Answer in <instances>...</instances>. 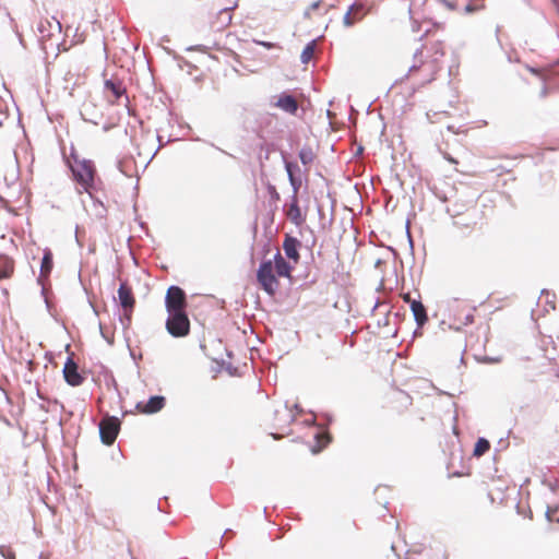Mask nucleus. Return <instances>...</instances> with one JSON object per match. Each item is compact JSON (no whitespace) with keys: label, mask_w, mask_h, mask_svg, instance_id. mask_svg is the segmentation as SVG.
<instances>
[{"label":"nucleus","mask_w":559,"mask_h":559,"mask_svg":"<svg viewBox=\"0 0 559 559\" xmlns=\"http://www.w3.org/2000/svg\"><path fill=\"white\" fill-rule=\"evenodd\" d=\"M294 266L277 252L273 260L261 262L257 271V281L260 287L270 296H274L280 288L278 277L292 278Z\"/></svg>","instance_id":"nucleus-1"},{"label":"nucleus","mask_w":559,"mask_h":559,"mask_svg":"<svg viewBox=\"0 0 559 559\" xmlns=\"http://www.w3.org/2000/svg\"><path fill=\"white\" fill-rule=\"evenodd\" d=\"M69 166L72 171L73 179L79 186L78 191L80 193H91L96 178V168L94 163L90 159L73 157V163H69Z\"/></svg>","instance_id":"nucleus-2"},{"label":"nucleus","mask_w":559,"mask_h":559,"mask_svg":"<svg viewBox=\"0 0 559 559\" xmlns=\"http://www.w3.org/2000/svg\"><path fill=\"white\" fill-rule=\"evenodd\" d=\"M167 332L177 338L186 337L190 333V320L187 311L168 313L166 320Z\"/></svg>","instance_id":"nucleus-3"},{"label":"nucleus","mask_w":559,"mask_h":559,"mask_svg":"<svg viewBox=\"0 0 559 559\" xmlns=\"http://www.w3.org/2000/svg\"><path fill=\"white\" fill-rule=\"evenodd\" d=\"M104 95L110 105H119L123 98L126 106L129 104L127 88L121 80L111 78L104 82Z\"/></svg>","instance_id":"nucleus-4"},{"label":"nucleus","mask_w":559,"mask_h":559,"mask_svg":"<svg viewBox=\"0 0 559 559\" xmlns=\"http://www.w3.org/2000/svg\"><path fill=\"white\" fill-rule=\"evenodd\" d=\"M118 300L123 311V321L126 325H130L132 312L135 306V298L131 286H129L126 282H122L119 286Z\"/></svg>","instance_id":"nucleus-5"},{"label":"nucleus","mask_w":559,"mask_h":559,"mask_svg":"<svg viewBox=\"0 0 559 559\" xmlns=\"http://www.w3.org/2000/svg\"><path fill=\"white\" fill-rule=\"evenodd\" d=\"M185 292L178 286H170L165 297V307L168 313L181 312L187 309Z\"/></svg>","instance_id":"nucleus-6"},{"label":"nucleus","mask_w":559,"mask_h":559,"mask_svg":"<svg viewBox=\"0 0 559 559\" xmlns=\"http://www.w3.org/2000/svg\"><path fill=\"white\" fill-rule=\"evenodd\" d=\"M119 430L120 420L115 416H105L99 423L100 439L107 445L115 442Z\"/></svg>","instance_id":"nucleus-7"},{"label":"nucleus","mask_w":559,"mask_h":559,"mask_svg":"<svg viewBox=\"0 0 559 559\" xmlns=\"http://www.w3.org/2000/svg\"><path fill=\"white\" fill-rule=\"evenodd\" d=\"M401 298L409 305L417 326L423 328L428 322V314L421 300L413 298L411 293H402Z\"/></svg>","instance_id":"nucleus-8"},{"label":"nucleus","mask_w":559,"mask_h":559,"mask_svg":"<svg viewBox=\"0 0 559 559\" xmlns=\"http://www.w3.org/2000/svg\"><path fill=\"white\" fill-rule=\"evenodd\" d=\"M369 9L361 2L353 3L343 16V25L345 27H353L361 22L368 14Z\"/></svg>","instance_id":"nucleus-9"},{"label":"nucleus","mask_w":559,"mask_h":559,"mask_svg":"<svg viewBox=\"0 0 559 559\" xmlns=\"http://www.w3.org/2000/svg\"><path fill=\"white\" fill-rule=\"evenodd\" d=\"M63 377L66 382L72 386H79L84 381V377L79 372L78 364L71 357L64 364Z\"/></svg>","instance_id":"nucleus-10"},{"label":"nucleus","mask_w":559,"mask_h":559,"mask_svg":"<svg viewBox=\"0 0 559 559\" xmlns=\"http://www.w3.org/2000/svg\"><path fill=\"white\" fill-rule=\"evenodd\" d=\"M37 31L41 35V38H50L61 33V23L56 17H45L38 22Z\"/></svg>","instance_id":"nucleus-11"},{"label":"nucleus","mask_w":559,"mask_h":559,"mask_svg":"<svg viewBox=\"0 0 559 559\" xmlns=\"http://www.w3.org/2000/svg\"><path fill=\"white\" fill-rule=\"evenodd\" d=\"M165 397L160 395L152 396L147 402H139L135 408L141 414H155L164 408Z\"/></svg>","instance_id":"nucleus-12"},{"label":"nucleus","mask_w":559,"mask_h":559,"mask_svg":"<svg viewBox=\"0 0 559 559\" xmlns=\"http://www.w3.org/2000/svg\"><path fill=\"white\" fill-rule=\"evenodd\" d=\"M299 247L300 241L297 238L292 237L289 235L285 236L283 241V250L286 257L289 260H292L295 264H297L300 260Z\"/></svg>","instance_id":"nucleus-13"},{"label":"nucleus","mask_w":559,"mask_h":559,"mask_svg":"<svg viewBox=\"0 0 559 559\" xmlns=\"http://www.w3.org/2000/svg\"><path fill=\"white\" fill-rule=\"evenodd\" d=\"M274 107L282 109L283 111L295 115L298 110V103L296 98L288 94H281L276 102L273 104Z\"/></svg>","instance_id":"nucleus-14"},{"label":"nucleus","mask_w":559,"mask_h":559,"mask_svg":"<svg viewBox=\"0 0 559 559\" xmlns=\"http://www.w3.org/2000/svg\"><path fill=\"white\" fill-rule=\"evenodd\" d=\"M286 215L292 223L300 226L305 222V217L301 214V210L298 204V197L293 195L292 202L286 211Z\"/></svg>","instance_id":"nucleus-15"},{"label":"nucleus","mask_w":559,"mask_h":559,"mask_svg":"<svg viewBox=\"0 0 559 559\" xmlns=\"http://www.w3.org/2000/svg\"><path fill=\"white\" fill-rule=\"evenodd\" d=\"M419 69H424L427 72V81L430 82L431 80L435 79V75L440 70V66L438 63V59L437 58L435 60H432V61H424L420 64V67L413 66L409 69V74H413L415 71H417Z\"/></svg>","instance_id":"nucleus-16"},{"label":"nucleus","mask_w":559,"mask_h":559,"mask_svg":"<svg viewBox=\"0 0 559 559\" xmlns=\"http://www.w3.org/2000/svg\"><path fill=\"white\" fill-rule=\"evenodd\" d=\"M15 271V262L12 258L0 255V280H7L13 276Z\"/></svg>","instance_id":"nucleus-17"},{"label":"nucleus","mask_w":559,"mask_h":559,"mask_svg":"<svg viewBox=\"0 0 559 559\" xmlns=\"http://www.w3.org/2000/svg\"><path fill=\"white\" fill-rule=\"evenodd\" d=\"M285 168H286V171H287V175H288L289 182H290V185L293 187V190H294L293 195L297 197L298 191H299V189L301 187V180L299 178H296L295 175H294V170L297 168V165L293 164V163H286Z\"/></svg>","instance_id":"nucleus-18"},{"label":"nucleus","mask_w":559,"mask_h":559,"mask_svg":"<svg viewBox=\"0 0 559 559\" xmlns=\"http://www.w3.org/2000/svg\"><path fill=\"white\" fill-rule=\"evenodd\" d=\"M52 266H53L52 253L49 249H46L44 252L43 260H41L40 275L44 277H47L50 274Z\"/></svg>","instance_id":"nucleus-19"},{"label":"nucleus","mask_w":559,"mask_h":559,"mask_svg":"<svg viewBox=\"0 0 559 559\" xmlns=\"http://www.w3.org/2000/svg\"><path fill=\"white\" fill-rule=\"evenodd\" d=\"M539 302L545 304L546 311L555 310L557 296L555 293H551L549 290H543L539 297Z\"/></svg>","instance_id":"nucleus-20"},{"label":"nucleus","mask_w":559,"mask_h":559,"mask_svg":"<svg viewBox=\"0 0 559 559\" xmlns=\"http://www.w3.org/2000/svg\"><path fill=\"white\" fill-rule=\"evenodd\" d=\"M490 449V443L488 440L484 439V438H479L477 440V442L475 443V447H474V452L473 454L475 456H481L484 455L487 451H489Z\"/></svg>","instance_id":"nucleus-21"},{"label":"nucleus","mask_w":559,"mask_h":559,"mask_svg":"<svg viewBox=\"0 0 559 559\" xmlns=\"http://www.w3.org/2000/svg\"><path fill=\"white\" fill-rule=\"evenodd\" d=\"M316 50V41L312 40L309 44L306 45L304 48L300 59L302 63H308L314 56Z\"/></svg>","instance_id":"nucleus-22"},{"label":"nucleus","mask_w":559,"mask_h":559,"mask_svg":"<svg viewBox=\"0 0 559 559\" xmlns=\"http://www.w3.org/2000/svg\"><path fill=\"white\" fill-rule=\"evenodd\" d=\"M314 153L311 148L305 147L299 152V158L304 165H309L314 160Z\"/></svg>","instance_id":"nucleus-23"},{"label":"nucleus","mask_w":559,"mask_h":559,"mask_svg":"<svg viewBox=\"0 0 559 559\" xmlns=\"http://www.w3.org/2000/svg\"><path fill=\"white\" fill-rule=\"evenodd\" d=\"M0 555L4 559H16L15 551L11 546L1 545L0 546Z\"/></svg>","instance_id":"nucleus-24"},{"label":"nucleus","mask_w":559,"mask_h":559,"mask_svg":"<svg viewBox=\"0 0 559 559\" xmlns=\"http://www.w3.org/2000/svg\"><path fill=\"white\" fill-rule=\"evenodd\" d=\"M547 516L550 521L559 523V506L556 508H549L547 510Z\"/></svg>","instance_id":"nucleus-25"},{"label":"nucleus","mask_w":559,"mask_h":559,"mask_svg":"<svg viewBox=\"0 0 559 559\" xmlns=\"http://www.w3.org/2000/svg\"><path fill=\"white\" fill-rule=\"evenodd\" d=\"M395 402H399L402 406H405L407 408L408 406L412 405V397L406 394H400Z\"/></svg>","instance_id":"nucleus-26"},{"label":"nucleus","mask_w":559,"mask_h":559,"mask_svg":"<svg viewBox=\"0 0 559 559\" xmlns=\"http://www.w3.org/2000/svg\"><path fill=\"white\" fill-rule=\"evenodd\" d=\"M322 3V0H318L309 5V8L305 11V16L308 19L312 17V12L317 10Z\"/></svg>","instance_id":"nucleus-27"},{"label":"nucleus","mask_w":559,"mask_h":559,"mask_svg":"<svg viewBox=\"0 0 559 559\" xmlns=\"http://www.w3.org/2000/svg\"><path fill=\"white\" fill-rule=\"evenodd\" d=\"M316 438H317L318 442L320 443L318 451L321 450L323 447H325L328 444V442L330 441L329 436L325 433H318V435H316Z\"/></svg>","instance_id":"nucleus-28"},{"label":"nucleus","mask_w":559,"mask_h":559,"mask_svg":"<svg viewBox=\"0 0 559 559\" xmlns=\"http://www.w3.org/2000/svg\"><path fill=\"white\" fill-rule=\"evenodd\" d=\"M221 14L226 16L227 21H226L225 25H228L230 23V21H231V15H230L229 11L227 9L222 10Z\"/></svg>","instance_id":"nucleus-29"},{"label":"nucleus","mask_w":559,"mask_h":559,"mask_svg":"<svg viewBox=\"0 0 559 559\" xmlns=\"http://www.w3.org/2000/svg\"><path fill=\"white\" fill-rule=\"evenodd\" d=\"M259 44H260L261 46H263V47L267 48V49H271V48L276 47V45H275V44H273V43H269V41H260Z\"/></svg>","instance_id":"nucleus-30"},{"label":"nucleus","mask_w":559,"mask_h":559,"mask_svg":"<svg viewBox=\"0 0 559 559\" xmlns=\"http://www.w3.org/2000/svg\"><path fill=\"white\" fill-rule=\"evenodd\" d=\"M270 191H271L272 197L275 200H280V194H278V192L276 191V189L274 187H270Z\"/></svg>","instance_id":"nucleus-31"},{"label":"nucleus","mask_w":559,"mask_h":559,"mask_svg":"<svg viewBox=\"0 0 559 559\" xmlns=\"http://www.w3.org/2000/svg\"><path fill=\"white\" fill-rule=\"evenodd\" d=\"M559 15V0H550Z\"/></svg>","instance_id":"nucleus-32"}]
</instances>
